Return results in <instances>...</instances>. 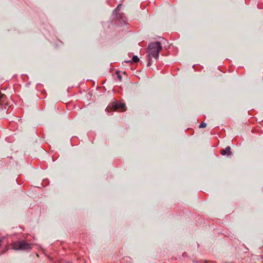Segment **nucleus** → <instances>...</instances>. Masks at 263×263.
I'll return each mask as SVG.
<instances>
[{
	"label": "nucleus",
	"mask_w": 263,
	"mask_h": 263,
	"mask_svg": "<svg viewBox=\"0 0 263 263\" xmlns=\"http://www.w3.org/2000/svg\"><path fill=\"white\" fill-rule=\"evenodd\" d=\"M161 49L162 45L160 42H155L150 43L147 48L149 58H154L157 59Z\"/></svg>",
	"instance_id": "f257e3e1"
},
{
	"label": "nucleus",
	"mask_w": 263,
	"mask_h": 263,
	"mask_svg": "<svg viewBox=\"0 0 263 263\" xmlns=\"http://www.w3.org/2000/svg\"><path fill=\"white\" fill-rule=\"evenodd\" d=\"M5 97V96H4V95H2V96H1V99H2V98H3V97Z\"/></svg>",
	"instance_id": "1a4fd4ad"
},
{
	"label": "nucleus",
	"mask_w": 263,
	"mask_h": 263,
	"mask_svg": "<svg viewBox=\"0 0 263 263\" xmlns=\"http://www.w3.org/2000/svg\"><path fill=\"white\" fill-rule=\"evenodd\" d=\"M119 6H120L119 5V6H118V7L117 8V9H116V11H117V10L119 9Z\"/></svg>",
	"instance_id": "9d476101"
},
{
	"label": "nucleus",
	"mask_w": 263,
	"mask_h": 263,
	"mask_svg": "<svg viewBox=\"0 0 263 263\" xmlns=\"http://www.w3.org/2000/svg\"><path fill=\"white\" fill-rule=\"evenodd\" d=\"M12 247L14 250L28 251L32 249V244L23 240L13 242Z\"/></svg>",
	"instance_id": "f03ea898"
},
{
	"label": "nucleus",
	"mask_w": 263,
	"mask_h": 263,
	"mask_svg": "<svg viewBox=\"0 0 263 263\" xmlns=\"http://www.w3.org/2000/svg\"><path fill=\"white\" fill-rule=\"evenodd\" d=\"M116 74H117V77H118V78L119 80L120 81H121V80H122V77H121V76L119 72V71H117V72H116Z\"/></svg>",
	"instance_id": "0eeeda50"
},
{
	"label": "nucleus",
	"mask_w": 263,
	"mask_h": 263,
	"mask_svg": "<svg viewBox=\"0 0 263 263\" xmlns=\"http://www.w3.org/2000/svg\"><path fill=\"white\" fill-rule=\"evenodd\" d=\"M125 62H127V63H129V62H130L131 61H125Z\"/></svg>",
	"instance_id": "6e6552de"
},
{
	"label": "nucleus",
	"mask_w": 263,
	"mask_h": 263,
	"mask_svg": "<svg viewBox=\"0 0 263 263\" xmlns=\"http://www.w3.org/2000/svg\"><path fill=\"white\" fill-rule=\"evenodd\" d=\"M206 126V124L203 122L201 123V124L199 125V128H204Z\"/></svg>",
	"instance_id": "423d86ee"
},
{
	"label": "nucleus",
	"mask_w": 263,
	"mask_h": 263,
	"mask_svg": "<svg viewBox=\"0 0 263 263\" xmlns=\"http://www.w3.org/2000/svg\"><path fill=\"white\" fill-rule=\"evenodd\" d=\"M230 150L231 147L230 146H227L225 149L221 150V154L222 155H225L227 154L228 155H231Z\"/></svg>",
	"instance_id": "20e7f679"
},
{
	"label": "nucleus",
	"mask_w": 263,
	"mask_h": 263,
	"mask_svg": "<svg viewBox=\"0 0 263 263\" xmlns=\"http://www.w3.org/2000/svg\"><path fill=\"white\" fill-rule=\"evenodd\" d=\"M132 61L134 63H137L139 61V59L137 55H134L132 58Z\"/></svg>",
	"instance_id": "39448f33"
},
{
	"label": "nucleus",
	"mask_w": 263,
	"mask_h": 263,
	"mask_svg": "<svg viewBox=\"0 0 263 263\" xmlns=\"http://www.w3.org/2000/svg\"><path fill=\"white\" fill-rule=\"evenodd\" d=\"M125 104L121 102H115L110 105L109 107L113 110H116L117 109H121L122 110H125L124 109Z\"/></svg>",
	"instance_id": "7ed1b4c3"
}]
</instances>
